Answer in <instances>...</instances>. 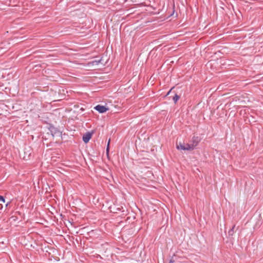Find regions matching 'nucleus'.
<instances>
[{
	"instance_id": "1",
	"label": "nucleus",
	"mask_w": 263,
	"mask_h": 263,
	"mask_svg": "<svg viewBox=\"0 0 263 263\" xmlns=\"http://www.w3.org/2000/svg\"><path fill=\"white\" fill-rule=\"evenodd\" d=\"M94 109L98 111L99 113L103 114L108 110V108L105 106L97 105L94 107Z\"/></svg>"
},
{
	"instance_id": "2",
	"label": "nucleus",
	"mask_w": 263,
	"mask_h": 263,
	"mask_svg": "<svg viewBox=\"0 0 263 263\" xmlns=\"http://www.w3.org/2000/svg\"><path fill=\"white\" fill-rule=\"evenodd\" d=\"M201 141V138L198 136H194L191 141V143L195 148Z\"/></svg>"
},
{
	"instance_id": "3",
	"label": "nucleus",
	"mask_w": 263,
	"mask_h": 263,
	"mask_svg": "<svg viewBox=\"0 0 263 263\" xmlns=\"http://www.w3.org/2000/svg\"><path fill=\"white\" fill-rule=\"evenodd\" d=\"M48 129L50 132L51 135L53 137H54L55 135H57V134H60L59 130L51 124L49 125Z\"/></svg>"
},
{
	"instance_id": "4",
	"label": "nucleus",
	"mask_w": 263,
	"mask_h": 263,
	"mask_svg": "<svg viewBox=\"0 0 263 263\" xmlns=\"http://www.w3.org/2000/svg\"><path fill=\"white\" fill-rule=\"evenodd\" d=\"M92 133L87 132L83 135L82 139L85 143L89 142L92 136Z\"/></svg>"
},
{
	"instance_id": "5",
	"label": "nucleus",
	"mask_w": 263,
	"mask_h": 263,
	"mask_svg": "<svg viewBox=\"0 0 263 263\" xmlns=\"http://www.w3.org/2000/svg\"><path fill=\"white\" fill-rule=\"evenodd\" d=\"M184 146L185 150L186 151H192L195 148V147L193 146V145L191 143H187L184 145Z\"/></svg>"
},
{
	"instance_id": "6",
	"label": "nucleus",
	"mask_w": 263,
	"mask_h": 263,
	"mask_svg": "<svg viewBox=\"0 0 263 263\" xmlns=\"http://www.w3.org/2000/svg\"><path fill=\"white\" fill-rule=\"evenodd\" d=\"M235 228V225H234L228 231L229 236H233L234 234V229Z\"/></svg>"
},
{
	"instance_id": "7",
	"label": "nucleus",
	"mask_w": 263,
	"mask_h": 263,
	"mask_svg": "<svg viewBox=\"0 0 263 263\" xmlns=\"http://www.w3.org/2000/svg\"><path fill=\"white\" fill-rule=\"evenodd\" d=\"M179 99L180 96L176 93H175L174 97L173 98V100L175 103H176Z\"/></svg>"
},
{
	"instance_id": "8",
	"label": "nucleus",
	"mask_w": 263,
	"mask_h": 263,
	"mask_svg": "<svg viewBox=\"0 0 263 263\" xmlns=\"http://www.w3.org/2000/svg\"><path fill=\"white\" fill-rule=\"evenodd\" d=\"M177 148L178 149L185 150L184 145H182V144L180 143L179 146H177Z\"/></svg>"
},
{
	"instance_id": "9",
	"label": "nucleus",
	"mask_w": 263,
	"mask_h": 263,
	"mask_svg": "<svg viewBox=\"0 0 263 263\" xmlns=\"http://www.w3.org/2000/svg\"><path fill=\"white\" fill-rule=\"evenodd\" d=\"M0 201L5 202V199L4 196L0 195Z\"/></svg>"
},
{
	"instance_id": "10",
	"label": "nucleus",
	"mask_w": 263,
	"mask_h": 263,
	"mask_svg": "<svg viewBox=\"0 0 263 263\" xmlns=\"http://www.w3.org/2000/svg\"><path fill=\"white\" fill-rule=\"evenodd\" d=\"M109 142H110V139L109 140V141H108V144H107V148H106V153H107V154H108L109 153Z\"/></svg>"
},
{
	"instance_id": "11",
	"label": "nucleus",
	"mask_w": 263,
	"mask_h": 263,
	"mask_svg": "<svg viewBox=\"0 0 263 263\" xmlns=\"http://www.w3.org/2000/svg\"><path fill=\"white\" fill-rule=\"evenodd\" d=\"M173 89V88H172V89H170V90L167 92V94H166V96H168V95L171 93V92H172V89Z\"/></svg>"
},
{
	"instance_id": "12",
	"label": "nucleus",
	"mask_w": 263,
	"mask_h": 263,
	"mask_svg": "<svg viewBox=\"0 0 263 263\" xmlns=\"http://www.w3.org/2000/svg\"><path fill=\"white\" fill-rule=\"evenodd\" d=\"M101 62V60H99L98 61L95 60L93 62V63H96L97 64Z\"/></svg>"
},
{
	"instance_id": "13",
	"label": "nucleus",
	"mask_w": 263,
	"mask_h": 263,
	"mask_svg": "<svg viewBox=\"0 0 263 263\" xmlns=\"http://www.w3.org/2000/svg\"><path fill=\"white\" fill-rule=\"evenodd\" d=\"M174 261H175L173 259H170L169 263H173V262H174Z\"/></svg>"
},
{
	"instance_id": "14",
	"label": "nucleus",
	"mask_w": 263,
	"mask_h": 263,
	"mask_svg": "<svg viewBox=\"0 0 263 263\" xmlns=\"http://www.w3.org/2000/svg\"><path fill=\"white\" fill-rule=\"evenodd\" d=\"M10 202H8L6 204V207H7L8 206V205L9 204Z\"/></svg>"
}]
</instances>
